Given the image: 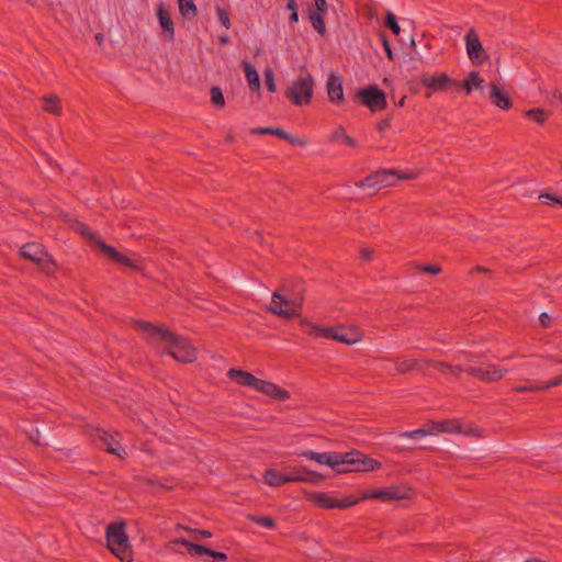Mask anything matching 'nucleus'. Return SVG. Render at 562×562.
<instances>
[{
    "instance_id": "2f4dec72",
    "label": "nucleus",
    "mask_w": 562,
    "mask_h": 562,
    "mask_svg": "<svg viewBox=\"0 0 562 562\" xmlns=\"http://www.w3.org/2000/svg\"><path fill=\"white\" fill-rule=\"evenodd\" d=\"M562 383V378H558L553 381H551L550 383H547V384H541V385H529V386H518L516 390L517 391H530V390H543V389H548V387H551V386H557V385H560Z\"/></svg>"
},
{
    "instance_id": "5701e85b",
    "label": "nucleus",
    "mask_w": 562,
    "mask_h": 562,
    "mask_svg": "<svg viewBox=\"0 0 562 562\" xmlns=\"http://www.w3.org/2000/svg\"><path fill=\"white\" fill-rule=\"evenodd\" d=\"M422 82L428 89L439 90L442 89L446 85L451 83V80L446 74H441L439 76L424 75Z\"/></svg>"
},
{
    "instance_id": "4c0bfd02",
    "label": "nucleus",
    "mask_w": 562,
    "mask_h": 562,
    "mask_svg": "<svg viewBox=\"0 0 562 562\" xmlns=\"http://www.w3.org/2000/svg\"><path fill=\"white\" fill-rule=\"evenodd\" d=\"M231 379L236 380L239 384L246 385V372L243 370L231 369L227 373Z\"/></svg>"
},
{
    "instance_id": "680f3d73",
    "label": "nucleus",
    "mask_w": 562,
    "mask_h": 562,
    "mask_svg": "<svg viewBox=\"0 0 562 562\" xmlns=\"http://www.w3.org/2000/svg\"><path fill=\"white\" fill-rule=\"evenodd\" d=\"M241 66L244 67V69L246 70V60H243L241 61Z\"/></svg>"
},
{
    "instance_id": "6ab92c4d",
    "label": "nucleus",
    "mask_w": 562,
    "mask_h": 562,
    "mask_svg": "<svg viewBox=\"0 0 562 562\" xmlns=\"http://www.w3.org/2000/svg\"><path fill=\"white\" fill-rule=\"evenodd\" d=\"M373 498L384 501H398L409 497V488L404 486H392L386 490H375L371 493Z\"/></svg>"
},
{
    "instance_id": "cd10ccee",
    "label": "nucleus",
    "mask_w": 562,
    "mask_h": 562,
    "mask_svg": "<svg viewBox=\"0 0 562 562\" xmlns=\"http://www.w3.org/2000/svg\"><path fill=\"white\" fill-rule=\"evenodd\" d=\"M179 11L184 18H194L196 15L194 0H179Z\"/></svg>"
},
{
    "instance_id": "13d9d810",
    "label": "nucleus",
    "mask_w": 562,
    "mask_h": 562,
    "mask_svg": "<svg viewBox=\"0 0 562 562\" xmlns=\"http://www.w3.org/2000/svg\"><path fill=\"white\" fill-rule=\"evenodd\" d=\"M297 21H299V14H297V11L291 12V15H290V22H291V23H296Z\"/></svg>"
},
{
    "instance_id": "0e129e2a",
    "label": "nucleus",
    "mask_w": 562,
    "mask_h": 562,
    "mask_svg": "<svg viewBox=\"0 0 562 562\" xmlns=\"http://www.w3.org/2000/svg\"><path fill=\"white\" fill-rule=\"evenodd\" d=\"M559 205H561V206H562V195L560 196Z\"/></svg>"
},
{
    "instance_id": "4468645a",
    "label": "nucleus",
    "mask_w": 562,
    "mask_h": 562,
    "mask_svg": "<svg viewBox=\"0 0 562 562\" xmlns=\"http://www.w3.org/2000/svg\"><path fill=\"white\" fill-rule=\"evenodd\" d=\"M94 437L95 440H98L100 448L121 459L125 458L126 451L115 436L105 430L97 429Z\"/></svg>"
},
{
    "instance_id": "f704fd0d",
    "label": "nucleus",
    "mask_w": 562,
    "mask_h": 562,
    "mask_svg": "<svg viewBox=\"0 0 562 562\" xmlns=\"http://www.w3.org/2000/svg\"><path fill=\"white\" fill-rule=\"evenodd\" d=\"M216 14H217V20L218 22L225 27V29H229L231 27V21H229V14L228 12L223 9V8H217L216 9Z\"/></svg>"
},
{
    "instance_id": "5fc2aeb1",
    "label": "nucleus",
    "mask_w": 562,
    "mask_h": 562,
    "mask_svg": "<svg viewBox=\"0 0 562 562\" xmlns=\"http://www.w3.org/2000/svg\"><path fill=\"white\" fill-rule=\"evenodd\" d=\"M383 44H384V49H385V52H386V54H387V57H389L390 59H393V58H394V56H393V52H392V49H391V46H390L389 42H387L386 40H384V43H383Z\"/></svg>"
},
{
    "instance_id": "bf43d9fd",
    "label": "nucleus",
    "mask_w": 562,
    "mask_h": 562,
    "mask_svg": "<svg viewBox=\"0 0 562 562\" xmlns=\"http://www.w3.org/2000/svg\"><path fill=\"white\" fill-rule=\"evenodd\" d=\"M218 42L222 45H226L229 42V38L227 35H223V36H220Z\"/></svg>"
},
{
    "instance_id": "aec40b11",
    "label": "nucleus",
    "mask_w": 562,
    "mask_h": 562,
    "mask_svg": "<svg viewBox=\"0 0 562 562\" xmlns=\"http://www.w3.org/2000/svg\"><path fill=\"white\" fill-rule=\"evenodd\" d=\"M285 297L280 295L278 292H274L272 295V301L269 307L273 314L280 315L285 318H292L297 316L296 310H290L284 305Z\"/></svg>"
},
{
    "instance_id": "4be33fe9",
    "label": "nucleus",
    "mask_w": 562,
    "mask_h": 562,
    "mask_svg": "<svg viewBox=\"0 0 562 562\" xmlns=\"http://www.w3.org/2000/svg\"><path fill=\"white\" fill-rule=\"evenodd\" d=\"M294 475H284L274 469H269L265 475V482L270 486H280L285 483L295 482Z\"/></svg>"
},
{
    "instance_id": "473e14b6",
    "label": "nucleus",
    "mask_w": 562,
    "mask_h": 562,
    "mask_svg": "<svg viewBox=\"0 0 562 562\" xmlns=\"http://www.w3.org/2000/svg\"><path fill=\"white\" fill-rule=\"evenodd\" d=\"M401 436L407 437V438L430 436L428 423L422 428L415 429L413 431H405V432L401 434Z\"/></svg>"
},
{
    "instance_id": "72a5a7b5",
    "label": "nucleus",
    "mask_w": 562,
    "mask_h": 562,
    "mask_svg": "<svg viewBox=\"0 0 562 562\" xmlns=\"http://www.w3.org/2000/svg\"><path fill=\"white\" fill-rule=\"evenodd\" d=\"M331 138L334 140H339V139H342L344 142H346L348 145H355V140L353 138H351L350 136L347 135L346 131L342 128V127H339L338 130H336L333 135H331Z\"/></svg>"
},
{
    "instance_id": "58836bf2",
    "label": "nucleus",
    "mask_w": 562,
    "mask_h": 562,
    "mask_svg": "<svg viewBox=\"0 0 562 562\" xmlns=\"http://www.w3.org/2000/svg\"><path fill=\"white\" fill-rule=\"evenodd\" d=\"M303 304V300L301 297H293V299H286L284 301V305L286 307H290V310H296V313L299 314V310L301 308Z\"/></svg>"
},
{
    "instance_id": "6e6d98bb",
    "label": "nucleus",
    "mask_w": 562,
    "mask_h": 562,
    "mask_svg": "<svg viewBox=\"0 0 562 562\" xmlns=\"http://www.w3.org/2000/svg\"><path fill=\"white\" fill-rule=\"evenodd\" d=\"M371 255H372V250H371V249H369V248H363V249L361 250V257H362L363 259H366V260L371 259Z\"/></svg>"
},
{
    "instance_id": "c85d7f7f",
    "label": "nucleus",
    "mask_w": 562,
    "mask_h": 562,
    "mask_svg": "<svg viewBox=\"0 0 562 562\" xmlns=\"http://www.w3.org/2000/svg\"><path fill=\"white\" fill-rule=\"evenodd\" d=\"M308 19L313 27L321 34L325 32V23L323 21V13L314 11L312 8L308 9Z\"/></svg>"
},
{
    "instance_id": "a19ab883",
    "label": "nucleus",
    "mask_w": 562,
    "mask_h": 562,
    "mask_svg": "<svg viewBox=\"0 0 562 562\" xmlns=\"http://www.w3.org/2000/svg\"><path fill=\"white\" fill-rule=\"evenodd\" d=\"M265 76H266V85H267L268 89L271 92H274L276 91V82H274L273 71L270 68H267L265 71Z\"/></svg>"
},
{
    "instance_id": "49530a36",
    "label": "nucleus",
    "mask_w": 562,
    "mask_h": 562,
    "mask_svg": "<svg viewBox=\"0 0 562 562\" xmlns=\"http://www.w3.org/2000/svg\"><path fill=\"white\" fill-rule=\"evenodd\" d=\"M420 270L425 271V272H428V273H431V274H437V273L440 272V268L438 266H431V265L422 266Z\"/></svg>"
},
{
    "instance_id": "f3484780",
    "label": "nucleus",
    "mask_w": 562,
    "mask_h": 562,
    "mask_svg": "<svg viewBox=\"0 0 562 562\" xmlns=\"http://www.w3.org/2000/svg\"><path fill=\"white\" fill-rule=\"evenodd\" d=\"M156 15L162 30V37L167 41H172L175 38V25L171 20L169 10L164 3H159L157 5Z\"/></svg>"
},
{
    "instance_id": "39448f33",
    "label": "nucleus",
    "mask_w": 562,
    "mask_h": 562,
    "mask_svg": "<svg viewBox=\"0 0 562 562\" xmlns=\"http://www.w3.org/2000/svg\"><path fill=\"white\" fill-rule=\"evenodd\" d=\"M429 432L430 436H437L439 434H464L467 436H480L479 429L472 425H462L457 419L435 422L429 420Z\"/></svg>"
},
{
    "instance_id": "ea45409f",
    "label": "nucleus",
    "mask_w": 562,
    "mask_h": 562,
    "mask_svg": "<svg viewBox=\"0 0 562 562\" xmlns=\"http://www.w3.org/2000/svg\"><path fill=\"white\" fill-rule=\"evenodd\" d=\"M386 25L392 30L394 34H400L401 27L395 20V16L390 12L386 15Z\"/></svg>"
},
{
    "instance_id": "052dcab7",
    "label": "nucleus",
    "mask_w": 562,
    "mask_h": 562,
    "mask_svg": "<svg viewBox=\"0 0 562 562\" xmlns=\"http://www.w3.org/2000/svg\"><path fill=\"white\" fill-rule=\"evenodd\" d=\"M362 498L366 499V498H373V497L371 496V493L364 492L362 494Z\"/></svg>"
},
{
    "instance_id": "a18cd8bd",
    "label": "nucleus",
    "mask_w": 562,
    "mask_h": 562,
    "mask_svg": "<svg viewBox=\"0 0 562 562\" xmlns=\"http://www.w3.org/2000/svg\"><path fill=\"white\" fill-rule=\"evenodd\" d=\"M251 519L257 521L258 524H260L261 526H263L266 528H273V526H274L273 520L268 517H265V518L252 517Z\"/></svg>"
},
{
    "instance_id": "2eb2a0df",
    "label": "nucleus",
    "mask_w": 562,
    "mask_h": 562,
    "mask_svg": "<svg viewBox=\"0 0 562 562\" xmlns=\"http://www.w3.org/2000/svg\"><path fill=\"white\" fill-rule=\"evenodd\" d=\"M465 46L468 56L473 64L481 65L487 58V54L474 30L467 34Z\"/></svg>"
},
{
    "instance_id": "4d7b16f0",
    "label": "nucleus",
    "mask_w": 562,
    "mask_h": 562,
    "mask_svg": "<svg viewBox=\"0 0 562 562\" xmlns=\"http://www.w3.org/2000/svg\"><path fill=\"white\" fill-rule=\"evenodd\" d=\"M286 8H288V10H290L291 12L296 11L297 5H296L295 0H288V2H286Z\"/></svg>"
},
{
    "instance_id": "79ce46f5",
    "label": "nucleus",
    "mask_w": 562,
    "mask_h": 562,
    "mask_svg": "<svg viewBox=\"0 0 562 562\" xmlns=\"http://www.w3.org/2000/svg\"><path fill=\"white\" fill-rule=\"evenodd\" d=\"M285 140H288L293 146L300 147H305L308 144L307 139L291 134L288 135Z\"/></svg>"
},
{
    "instance_id": "c03bdc74",
    "label": "nucleus",
    "mask_w": 562,
    "mask_h": 562,
    "mask_svg": "<svg viewBox=\"0 0 562 562\" xmlns=\"http://www.w3.org/2000/svg\"><path fill=\"white\" fill-rule=\"evenodd\" d=\"M328 4L326 0H315L314 11L325 14L327 12Z\"/></svg>"
},
{
    "instance_id": "3c124183",
    "label": "nucleus",
    "mask_w": 562,
    "mask_h": 562,
    "mask_svg": "<svg viewBox=\"0 0 562 562\" xmlns=\"http://www.w3.org/2000/svg\"><path fill=\"white\" fill-rule=\"evenodd\" d=\"M272 135H276V136H279V137L283 138V139H286L289 133H286L285 131H283L281 128H273Z\"/></svg>"
},
{
    "instance_id": "8fccbe9b",
    "label": "nucleus",
    "mask_w": 562,
    "mask_h": 562,
    "mask_svg": "<svg viewBox=\"0 0 562 562\" xmlns=\"http://www.w3.org/2000/svg\"><path fill=\"white\" fill-rule=\"evenodd\" d=\"M338 329H346L351 337L356 336V331H360L356 325H350L349 327L339 326Z\"/></svg>"
},
{
    "instance_id": "e433bc0d",
    "label": "nucleus",
    "mask_w": 562,
    "mask_h": 562,
    "mask_svg": "<svg viewBox=\"0 0 562 562\" xmlns=\"http://www.w3.org/2000/svg\"><path fill=\"white\" fill-rule=\"evenodd\" d=\"M526 115L531 117L532 120H535L538 123H543L547 119L546 112L541 109L529 110L526 112Z\"/></svg>"
},
{
    "instance_id": "9b49d317",
    "label": "nucleus",
    "mask_w": 562,
    "mask_h": 562,
    "mask_svg": "<svg viewBox=\"0 0 562 562\" xmlns=\"http://www.w3.org/2000/svg\"><path fill=\"white\" fill-rule=\"evenodd\" d=\"M307 498L315 505L326 509H345L359 502V499L351 497L337 498L327 493L311 492L307 493Z\"/></svg>"
},
{
    "instance_id": "603ef678",
    "label": "nucleus",
    "mask_w": 562,
    "mask_h": 562,
    "mask_svg": "<svg viewBox=\"0 0 562 562\" xmlns=\"http://www.w3.org/2000/svg\"><path fill=\"white\" fill-rule=\"evenodd\" d=\"M414 178H415V175L412 172L400 173L397 171V176L395 177V180H397V179H414Z\"/></svg>"
},
{
    "instance_id": "6e6552de",
    "label": "nucleus",
    "mask_w": 562,
    "mask_h": 562,
    "mask_svg": "<svg viewBox=\"0 0 562 562\" xmlns=\"http://www.w3.org/2000/svg\"><path fill=\"white\" fill-rule=\"evenodd\" d=\"M21 255L23 258L37 263L44 272L52 273L54 271L55 263L41 245L29 243L21 248Z\"/></svg>"
},
{
    "instance_id": "de8ad7c7",
    "label": "nucleus",
    "mask_w": 562,
    "mask_h": 562,
    "mask_svg": "<svg viewBox=\"0 0 562 562\" xmlns=\"http://www.w3.org/2000/svg\"><path fill=\"white\" fill-rule=\"evenodd\" d=\"M539 199L550 200V201L559 204L560 196L551 194V193H542L539 195Z\"/></svg>"
},
{
    "instance_id": "b1692460",
    "label": "nucleus",
    "mask_w": 562,
    "mask_h": 562,
    "mask_svg": "<svg viewBox=\"0 0 562 562\" xmlns=\"http://www.w3.org/2000/svg\"><path fill=\"white\" fill-rule=\"evenodd\" d=\"M490 97L494 104L501 109H508L510 106L509 99L493 83L491 85Z\"/></svg>"
},
{
    "instance_id": "f03ea898",
    "label": "nucleus",
    "mask_w": 562,
    "mask_h": 562,
    "mask_svg": "<svg viewBox=\"0 0 562 562\" xmlns=\"http://www.w3.org/2000/svg\"><path fill=\"white\" fill-rule=\"evenodd\" d=\"M106 543L109 550L122 562H132L134 553L125 532L124 522H112L106 527Z\"/></svg>"
},
{
    "instance_id": "69168bd1",
    "label": "nucleus",
    "mask_w": 562,
    "mask_h": 562,
    "mask_svg": "<svg viewBox=\"0 0 562 562\" xmlns=\"http://www.w3.org/2000/svg\"><path fill=\"white\" fill-rule=\"evenodd\" d=\"M477 270H479V271H485V269H484V268H481V267H480V268H477Z\"/></svg>"
},
{
    "instance_id": "e2e57ef3",
    "label": "nucleus",
    "mask_w": 562,
    "mask_h": 562,
    "mask_svg": "<svg viewBox=\"0 0 562 562\" xmlns=\"http://www.w3.org/2000/svg\"><path fill=\"white\" fill-rule=\"evenodd\" d=\"M469 361L473 362V361H474V357H473V356H470V357H469Z\"/></svg>"
},
{
    "instance_id": "a211bd4d",
    "label": "nucleus",
    "mask_w": 562,
    "mask_h": 562,
    "mask_svg": "<svg viewBox=\"0 0 562 562\" xmlns=\"http://www.w3.org/2000/svg\"><path fill=\"white\" fill-rule=\"evenodd\" d=\"M312 329L319 331L326 338H331L346 345H355L362 340V334L356 331V336L351 337L349 333L342 334L334 328H323L315 325H311Z\"/></svg>"
},
{
    "instance_id": "f257e3e1",
    "label": "nucleus",
    "mask_w": 562,
    "mask_h": 562,
    "mask_svg": "<svg viewBox=\"0 0 562 562\" xmlns=\"http://www.w3.org/2000/svg\"><path fill=\"white\" fill-rule=\"evenodd\" d=\"M135 325L146 334L150 345L168 352L175 360L190 363L196 359V349L189 340L176 337L168 329L145 321H138Z\"/></svg>"
},
{
    "instance_id": "7c9ffc66",
    "label": "nucleus",
    "mask_w": 562,
    "mask_h": 562,
    "mask_svg": "<svg viewBox=\"0 0 562 562\" xmlns=\"http://www.w3.org/2000/svg\"><path fill=\"white\" fill-rule=\"evenodd\" d=\"M211 101L213 105L217 108H223L225 104V99L222 90L218 87L211 88Z\"/></svg>"
},
{
    "instance_id": "9d476101",
    "label": "nucleus",
    "mask_w": 562,
    "mask_h": 562,
    "mask_svg": "<svg viewBox=\"0 0 562 562\" xmlns=\"http://www.w3.org/2000/svg\"><path fill=\"white\" fill-rule=\"evenodd\" d=\"M396 176L397 170L383 169L368 176L364 180L357 182L356 186L361 189H370L376 192L383 188L394 186Z\"/></svg>"
},
{
    "instance_id": "1a4fd4ad",
    "label": "nucleus",
    "mask_w": 562,
    "mask_h": 562,
    "mask_svg": "<svg viewBox=\"0 0 562 562\" xmlns=\"http://www.w3.org/2000/svg\"><path fill=\"white\" fill-rule=\"evenodd\" d=\"M341 459H344V465L341 469H348V472L372 471L381 468V463L379 461L370 459L357 450L342 453Z\"/></svg>"
},
{
    "instance_id": "864d4df0",
    "label": "nucleus",
    "mask_w": 562,
    "mask_h": 562,
    "mask_svg": "<svg viewBox=\"0 0 562 562\" xmlns=\"http://www.w3.org/2000/svg\"><path fill=\"white\" fill-rule=\"evenodd\" d=\"M539 318H540V322H541V324L543 326H549V324H550V316H549V314L542 313Z\"/></svg>"
},
{
    "instance_id": "37998d69",
    "label": "nucleus",
    "mask_w": 562,
    "mask_h": 562,
    "mask_svg": "<svg viewBox=\"0 0 562 562\" xmlns=\"http://www.w3.org/2000/svg\"><path fill=\"white\" fill-rule=\"evenodd\" d=\"M396 367L398 371L406 372L415 367V362L413 360H402L396 363Z\"/></svg>"
},
{
    "instance_id": "393cba45",
    "label": "nucleus",
    "mask_w": 562,
    "mask_h": 562,
    "mask_svg": "<svg viewBox=\"0 0 562 562\" xmlns=\"http://www.w3.org/2000/svg\"><path fill=\"white\" fill-rule=\"evenodd\" d=\"M44 110L52 114L58 115L61 113V106L58 97L48 94L43 97Z\"/></svg>"
},
{
    "instance_id": "ddd939ff",
    "label": "nucleus",
    "mask_w": 562,
    "mask_h": 562,
    "mask_svg": "<svg viewBox=\"0 0 562 562\" xmlns=\"http://www.w3.org/2000/svg\"><path fill=\"white\" fill-rule=\"evenodd\" d=\"M302 456L306 459L313 460L318 464H325L334 470L337 473H348V469H341L344 465V459H341V452H314V451H304Z\"/></svg>"
},
{
    "instance_id": "f8f14e48",
    "label": "nucleus",
    "mask_w": 562,
    "mask_h": 562,
    "mask_svg": "<svg viewBox=\"0 0 562 562\" xmlns=\"http://www.w3.org/2000/svg\"><path fill=\"white\" fill-rule=\"evenodd\" d=\"M248 387H251L279 402L286 401L291 397L286 390L281 389L272 382L257 379L250 373H248Z\"/></svg>"
},
{
    "instance_id": "bb28decb",
    "label": "nucleus",
    "mask_w": 562,
    "mask_h": 562,
    "mask_svg": "<svg viewBox=\"0 0 562 562\" xmlns=\"http://www.w3.org/2000/svg\"><path fill=\"white\" fill-rule=\"evenodd\" d=\"M248 88L256 93V98L260 97V79L257 70L248 65Z\"/></svg>"
},
{
    "instance_id": "0eeeda50",
    "label": "nucleus",
    "mask_w": 562,
    "mask_h": 562,
    "mask_svg": "<svg viewBox=\"0 0 562 562\" xmlns=\"http://www.w3.org/2000/svg\"><path fill=\"white\" fill-rule=\"evenodd\" d=\"M434 366L439 370L447 369L452 374H458L461 371H467L470 374L477 376L484 381H488V382L502 379L506 372L505 370L497 369L493 366H490L488 369H486V370H483L481 368H475V367L463 369L460 366H450L445 362H436V363H434Z\"/></svg>"
},
{
    "instance_id": "423d86ee",
    "label": "nucleus",
    "mask_w": 562,
    "mask_h": 562,
    "mask_svg": "<svg viewBox=\"0 0 562 562\" xmlns=\"http://www.w3.org/2000/svg\"><path fill=\"white\" fill-rule=\"evenodd\" d=\"M313 78L310 75L293 81L288 89V97L295 105L307 104L313 97Z\"/></svg>"
},
{
    "instance_id": "09e8293b",
    "label": "nucleus",
    "mask_w": 562,
    "mask_h": 562,
    "mask_svg": "<svg viewBox=\"0 0 562 562\" xmlns=\"http://www.w3.org/2000/svg\"><path fill=\"white\" fill-rule=\"evenodd\" d=\"M273 127H262L251 130L252 134H272Z\"/></svg>"
},
{
    "instance_id": "20e7f679",
    "label": "nucleus",
    "mask_w": 562,
    "mask_h": 562,
    "mask_svg": "<svg viewBox=\"0 0 562 562\" xmlns=\"http://www.w3.org/2000/svg\"><path fill=\"white\" fill-rule=\"evenodd\" d=\"M79 228H80L81 234L88 236L91 239H94V243H95L97 247L101 251H103L105 255H108L115 262H117L120 265H123L125 267L133 268L135 270H142L143 269L142 260L130 258V257L125 256L124 254H121V252L116 251L115 248H113L110 245H106L101 239L94 238V235L89 231V228L86 225L79 224Z\"/></svg>"
},
{
    "instance_id": "c9c22d12",
    "label": "nucleus",
    "mask_w": 562,
    "mask_h": 562,
    "mask_svg": "<svg viewBox=\"0 0 562 562\" xmlns=\"http://www.w3.org/2000/svg\"><path fill=\"white\" fill-rule=\"evenodd\" d=\"M177 529H183V530L190 531L193 535V539H199V538L209 539L212 537V533L207 530L189 529L182 525L177 526Z\"/></svg>"
},
{
    "instance_id": "a878e982",
    "label": "nucleus",
    "mask_w": 562,
    "mask_h": 562,
    "mask_svg": "<svg viewBox=\"0 0 562 562\" xmlns=\"http://www.w3.org/2000/svg\"><path fill=\"white\" fill-rule=\"evenodd\" d=\"M484 79L480 77L479 72L472 71L469 74L468 78L463 83L464 90L470 93L473 88L477 90H482V85Z\"/></svg>"
},
{
    "instance_id": "dca6fc26",
    "label": "nucleus",
    "mask_w": 562,
    "mask_h": 562,
    "mask_svg": "<svg viewBox=\"0 0 562 562\" xmlns=\"http://www.w3.org/2000/svg\"><path fill=\"white\" fill-rule=\"evenodd\" d=\"M358 95L372 111L384 109L386 100L384 93L376 87H369L359 91Z\"/></svg>"
},
{
    "instance_id": "c756f323",
    "label": "nucleus",
    "mask_w": 562,
    "mask_h": 562,
    "mask_svg": "<svg viewBox=\"0 0 562 562\" xmlns=\"http://www.w3.org/2000/svg\"><path fill=\"white\" fill-rule=\"evenodd\" d=\"M302 471L304 473H306V476H303V475H294V477H297L295 480V482H308V483H314V484H317L319 483L322 480H323V475L322 474H318V473H315V472H312V471H308L306 470L305 468L302 469Z\"/></svg>"
},
{
    "instance_id": "7ed1b4c3",
    "label": "nucleus",
    "mask_w": 562,
    "mask_h": 562,
    "mask_svg": "<svg viewBox=\"0 0 562 562\" xmlns=\"http://www.w3.org/2000/svg\"><path fill=\"white\" fill-rule=\"evenodd\" d=\"M166 549L176 554H190L191 557L202 558L205 561L222 562L226 560V554L216 552L204 546L195 544L184 538H175L166 543Z\"/></svg>"
},
{
    "instance_id": "412c9836",
    "label": "nucleus",
    "mask_w": 562,
    "mask_h": 562,
    "mask_svg": "<svg viewBox=\"0 0 562 562\" xmlns=\"http://www.w3.org/2000/svg\"><path fill=\"white\" fill-rule=\"evenodd\" d=\"M327 93L330 101H340L344 98L342 80L339 76L330 74L327 80Z\"/></svg>"
}]
</instances>
